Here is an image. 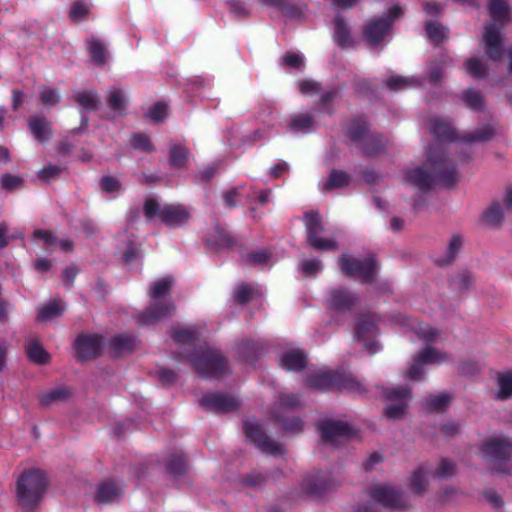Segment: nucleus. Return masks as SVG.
<instances>
[{
	"label": "nucleus",
	"instance_id": "f257e3e1",
	"mask_svg": "<svg viewBox=\"0 0 512 512\" xmlns=\"http://www.w3.org/2000/svg\"><path fill=\"white\" fill-rule=\"evenodd\" d=\"M428 129L437 143L428 151L427 163L423 167L410 169L405 173L406 182L419 189H427L435 181L451 183L456 179L455 166L445 157L441 146L442 142L455 138L454 129L449 122L439 118L431 119Z\"/></svg>",
	"mask_w": 512,
	"mask_h": 512
},
{
	"label": "nucleus",
	"instance_id": "f03ea898",
	"mask_svg": "<svg viewBox=\"0 0 512 512\" xmlns=\"http://www.w3.org/2000/svg\"><path fill=\"white\" fill-rule=\"evenodd\" d=\"M48 482L45 473L39 468H30L19 476L16 485V498L24 510H32L41 500Z\"/></svg>",
	"mask_w": 512,
	"mask_h": 512
},
{
	"label": "nucleus",
	"instance_id": "7ed1b4c3",
	"mask_svg": "<svg viewBox=\"0 0 512 512\" xmlns=\"http://www.w3.org/2000/svg\"><path fill=\"white\" fill-rule=\"evenodd\" d=\"M174 283V279L170 276L164 277L155 281L149 291V296L152 301L151 305L139 316L142 324H152L162 319L171 317L176 307L171 302H161V299L169 294L170 289Z\"/></svg>",
	"mask_w": 512,
	"mask_h": 512
},
{
	"label": "nucleus",
	"instance_id": "20e7f679",
	"mask_svg": "<svg viewBox=\"0 0 512 512\" xmlns=\"http://www.w3.org/2000/svg\"><path fill=\"white\" fill-rule=\"evenodd\" d=\"M480 454L491 470L507 473L508 462L512 457V439L502 435L491 436L483 441Z\"/></svg>",
	"mask_w": 512,
	"mask_h": 512
},
{
	"label": "nucleus",
	"instance_id": "39448f33",
	"mask_svg": "<svg viewBox=\"0 0 512 512\" xmlns=\"http://www.w3.org/2000/svg\"><path fill=\"white\" fill-rule=\"evenodd\" d=\"M144 215L149 221H160L171 227L177 228L187 223L191 217L190 210L180 204H167L161 207L154 199H147L143 207Z\"/></svg>",
	"mask_w": 512,
	"mask_h": 512
},
{
	"label": "nucleus",
	"instance_id": "423d86ee",
	"mask_svg": "<svg viewBox=\"0 0 512 512\" xmlns=\"http://www.w3.org/2000/svg\"><path fill=\"white\" fill-rule=\"evenodd\" d=\"M189 360L196 371L204 377L219 376L226 371V362L220 352L211 348H198Z\"/></svg>",
	"mask_w": 512,
	"mask_h": 512
},
{
	"label": "nucleus",
	"instance_id": "0eeeda50",
	"mask_svg": "<svg viewBox=\"0 0 512 512\" xmlns=\"http://www.w3.org/2000/svg\"><path fill=\"white\" fill-rule=\"evenodd\" d=\"M482 44L487 56L494 62L506 57L507 77L512 79V47L504 48L503 37L499 29L494 25L485 28L482 37Z\"/></svg>",
	"mask_w": 512,
	"mask_h": 512
},
{
	"label": "nucleus",
	"instance_id": "6e6552de",
	"mask_svg": "<svg viewBox=\"0 0 512 512\" xmlns=\"http://www.w3.org/2000/svg\"><path fill=\"white\" fill-rule=\"evenodd\" d=\"M367 123L365 120H354L348 128L349 137L360 144L363 152L369 156L378 155L384 151L387 141L382 136L366 135Z\"/></svg>",
	"mask_w": 512,
	"mask_h": 512
},
{
	"label": "nucleus",
	"instance_id": "1a4fd4ad",
	"mask_svg": "<svg viewBox=\"0 0 512 512\" xmlns=\"http://www.w3.org/2000/svg\"><path fill=\"white\" fill-rule=\"evenodd\" d=\"M339 265L347 276L358 278L362 282H372L378 270L377 263L372 256L358 259L343 255L339 259Z\"/></svg>",
	"mask_w": 512,
	"mask_h": 512
},
{
	"label": "nucleus",
	"instance_id": "9d476101",
	"mask_svg": "<svg viewBox=\"0 0 512 512\" xmlns=\"http://www.w3.org/2000/svg\"><path fill=\"white\" fill-rule=\"evenodd\" d=\"M385 399L384 415L388 419L398 420L404 417L411 400V392L407 388L386 389L383 391Z\"/></svg>",
	"mask_w": 512,
	"mask_h": 512
},
{
	"label": "nucleus",
	"instance_id": "9b49d317",
	"mask_svg": "<svg viewBox=\"0 0 512 512\" xmlns=\"http://www.w3.org/2000/svg\"><path fill=\"white\" fill-rule=\"evenodd\" d=\"M401 14V8L393 6L385 16L372 19L364 27L365 38L373 45L379 44L390 30L394 20Z\"/></svg>",
	"mask_w": 512,
	"mask_h": 512
},
{
	"label": "nucleus",
	"instance_id": "f8f14e48",
	"mask_svg": "<svg viewBox=\"0 0 512 512\" xmlns=\"http://www.w3.org/2000/svg\"><path fill=\"white\" fill-rule=\"evenodd\" d=\"M305 225L310 246L316 250L329 251L337 249V243L333 239L320 237L324 227L321 217L317 212L311 211L305 214Z\"/></svg>",
	"mask_w": 512,
	"mask_h": 512
},
{
	"label": "nucleus",
	"instance_id": "ddd939ff",
	"mask_svg": "<svg viewBox=\"0 0 512 512\" xmlns=\"http://www.w3.org/2000/svg\"><path fill=\"white\" fill-rule=\"evenodd\" d=\"M244 432L246 437L264 453L275 456L283 453V446L266 436L257 420H247L244 423Z\"/></svg>",
	"mask_w": 512,
	"mask_h": 512
},
{
	"label": "nucleus",
	"instance_id": "4468645a",
	"mask_svg": "<svg viewBox=\"0 0 512 512\" xmlns=\"http://www.w3.org/2000/svg\"><path fill=\"white\" fill-rule=\"evenodd\" d=\"M377 325L375 317L372 315H363L356 322L355 337L361 341L365 349L374 354L380 349V345L374 340L377 335Z\"/></svg>",
	"mask_w": 512,
	"mask_h": 512
},
{
	"label": "nucleus",
	"instance_id": "2eb2a0df",
	"mask_svg": "<svg viewBox=\"0 0 512 512\" xmlns=\"http://www.w3.org/2000/svg\"><path fill=\"white\" fill-rule=\"evenodd\" d=\"M372 499L392 509H405L409 506L406 497L391 486H378L371 491Z\"/></svg>",
	"mask_w": 512,
	"mask_h": 512
},
{
	"label": "nucleus",
	"instance_id": "dca6fc26",
	"mask_svg": "<svg viewBox=\"0 0 512 512\" xmlns=\"http://www.w3.org/2000/svg\"><path fill=\"white\" fill-rule=\"evenodd\" d=\"M322 438L325 442L337 444L352 435L351 427L342 421L323 420L319 423Z\"/></svg>",
	"mask_w": 512,
	"mask_h": 512
},
{
	"label": "nucleus",
	"instance_id": "f3484780",
	"mask_svg": "<svg viewBox=\"0 0 512 512\" xmlns=\"http://www.w3.org/2000/svg\"><path fill=\"white\" fill-rule=\"evenodd\" d=\"M200 403L216 412H228L238 408V400L230 395L211 393L201 398Z\"/></svg>",
	"mask_w": 512,
	"mask_h": 512
},
{
	"label": "nucleus",
	"instance_id": "a211bd4d",
	"mask_svg": "<svg viewBox=\"0 0 512 512\" xmlns=\"http://www.w3.org/2000/svg\"><path fill=\"white\" fill-rule=\"evenodd\" d=\"M75 347L80 359L94 358L101 350V337L98 335H81L76 339Z\"/></svg>",
	"mask_w": 512,
	"mask_h": 512
},
{
	"label": "nucleus",
	"instance_id": "6ab92c4d",
	"mask_svg": "<svg viewBox=\"0 0 512 512\" xmlns=\"http://www.w3.org/2000/svg\"><path fill=\"white\" fill-rule=\"evenodd\" d=\"M489 15L493 20V23H490V25H494L497 29H500V27H498L496 23L503 27L512 19L510 6L506 0H490ZM486 27L487 25L484 29ZM499 31L501 32V30Z\"/></svg>",
	"mask_w": 512,
	"mask_h": 512
},
{
	"label": "nucleus",
	"instance_id": "aec40b11",
	"mask_svg": "<svg viewBox=\"0 0 512 512\" xmlns=\"http://www.w3.org/2000/svg\"><path fill=\"white\" fill-rule=\"evenodd\" d=\"M34 239H39L46 245L47 251H55L60 249L62 251H70L73 248V243L68 239H58L52 232L48 230H36L33 234Z\"/></svg>",
	"mask_w": 512,
	"mask_h": 512
},
{
	"label": "nucleus",
	"instance_id": "412c9836",
	"mask_svg": "<svg viewBox=\"0 0 512 512\" xmlns=\"http://www.w3.org/2000/svg\"><path fill=\"white\" fill-rule=\"evenodd\" d=\"M301 404L302 400L297 394H279L272 408V416L275 421H279L280 415L283 414L286 410L297 409L301 406Z\"/></svg>",
	"mask_w": 512,
	"mask_h": 512
},
{
	"label": "nucleus",
	"instance_id": "4be33fe9",
	"mask_svg": "<svg viewBox=\"0 0 512 512\" xmlns=\"http://www.w3.org/2000/svg\"><path fill=\"white\" fill-rule=\"evenodd\" d=\"M70 397V389L61 385L42 392L39 395V402L41 406L49 407L55 404L66 402L70 399Z\"/></svg>",
	"mask_w": 512,
	"mask_h": 512
},
{
	"label": "nucleus",
	"instance_id": "5701e85b",
	"mask_svg": "<svg viewBox=\"0 0 512 512\" xmlns=\"http://www.w3.org/2000/svg\"><path fill=\"white\" fill-rule=\"evenodd\" d=\"M495 398L507 400L512 398V370L498 372L495 376Z\"/></svg>",
	"mask_w": 512,
	"mask_h": 512
},
{
	"label": "nucleus",
	"instance_id": "b1692460",
	"mask_svg": "<svg viewBox=\"0 0 512 512\" xmlns=\"http://www.w3.org/2000/svg\"><path fill=\"white\" fill-rule=\"evenodd\" d=\"M28 126L31 133L40 142L47 141L52 134L51 124L45 118L38 116L30 117L28 119Z\"/></svg>",
	"mask_w": 512,
	"mask_h": 512
},
{
	"label": "nucleus",
	"instance_id": "393cba45",
	"mask_svg": "<svg viewBox=\"0 0 512 512\" xmlns=\"http://www.w3.org/2000/svg\"><path fill=\"white\" fill-rule=\"evenodd\" d=\"M355 302V297L343 289H333L330 292L329 303L336 310H349Z\"/></svg>",
	"mask_w": 512,
	"mask_h": 512
},
{
	"label": "nucleus",
	"instance_id": "a878e982",
	"mask_svg": "<svg viewBox=\"0 0 512 512\" xmlns=\"http://www.w3.org/2000/svg\"><path fill=\"white\" fill-rule=\"evenodd\" d=\"M418 354L419 361L426 365H439L449 361L450 357L447 353L440 351L433 346H426Z\"/></svg>",
	"mask_w": 512,
	"mask_h": 512
},
{
	"label": "nucleus",
	"instance_id": "bb28decb",
	"mask_svg": "<svg viewBox=\"0 0 512 512\" xmlns=\"http://www.w3.org/2000/svg\"><path fill=\"white\" fill-rule=\"evenodd\" d=\"M428 475L429 472L422 466L416 468L411 473L409 487L414 494L422 496L426 492L428 487Z\"/></svg>",
	"mask_w": 512,
	"mask_h": 512
},
{
	"label": "nucleus",
	"instance_id": "cd10ccee",
	"mask_svg": "<svg viewBox=\"0 0 512 512\" xmlns=\"http://www.w3.org/2000/svg\"><path fill=\"white\" fill-rule=\"evenodd\" d=\"M207 243L213 249L220 250L232 246L234 239L225 228L216 226L213 234L208 237Z\"/></svg>",
	"mask_w": 512,
	"mask_h": 512
},
{
	"label": "nucleus",
	"instance_id": "c85d7f7f",
	"mask_svg": "<svg viewBox=\"0 0 512 512\" xmlns=\"http://www.w3.org/2000/svg\"><path fill=\"white\" fill-rule=\"evenodd\" d=\"M306 365V358L300 350H289L282 356L281 366L289 371H299Z\"/></svg>",
	"mask_w": 512,
	"mask_h": 512
},
{
	"label": "nucleus",
	"instance_id": "c756f323",
	"mask_svg": "<svg viewBox=\"0 0 512 512\" xmlns=\"http://www.w3.org/2000/svg\"><path fill=\"white\" fill-rule=\"evenodd\" d=\"M121 487L113 482H105L98 488L96 500L102 504H108L117 500L121 494Z\"/></svg>",
	"mask_w": 512,
	"mask_h": 512
},
{
	"label": "nucleus",
	"instance_id": "7c9ffc66",
	"mask_svg": "<svg viewBox=\"0 0 512 512\" xmlns=\"http://www.w3.org/2000/svg\"><path fill=\"white\" fill-rule=\"evenodd\" d=\"M334 40L341 47H350L354 41L350 35V31L347 23L343 18L337 17L334 20Z\"/></svg>",
	"mask_w": 512,
	"mask_h": 512
},
{
	"label": "nucleus",
	"instance_id": "2f4dec72",
	"mask_svg": "<svg viewBox=\"0 0 512 512\" xmlns=\"http://www.w3.org/2000/svg\"><path fill=\"white\" fill-rule=\"evenodd\" d=\"M306 386L317 389H326L334 385V377L331 373L317 371L308 375Z\"/></svg>",
	"mask_w": 512,
	"mask_h": 512
},
{
	"label": "nucleus",
	"instance_id": "473e14b6",
	"mask_svg": "<svg viewBox=\"0 0 512 512\" xmlns=\"http://www.w3.org/2000/svg\"><path fill=\"white\" fill-rule=\"evenodd\" d=\"M65 309V306L59 300H53L39 309L38 320L46 322L59 317Z\"/></svg>",
	"mask_w": 512,
	"mask_h": 512
},
{
	"label": "nucleus",
	"instance_id": "72a5a7b5",
	"mask_svg": "<svg viewBox=\"0 0 512 512\" xmlns=\"http://www.w3.org/2000/svg\"><path fill=\"white\" fill-rule=\"evenodd\" d=\"M464 68L468 75L476 79H484L488 73L486 63L476 57L467 59L464 62Z\"/></svg>",
	"mask_w": 512,
	"mask_h": 512
},
{
	"label": "nucleus",
	"instance_id": "f704fd0d",
	"mask_svg": "<svg viewBox=\"0 0 512 512\" xmlns=\"http://www.w3.org/2000/svg\"><path fill=\"white\" fill-rule=\"evenodd\" d=\"M108 106L118 114H122L127 106V99L122 90L111 88L108 92Z\"/></svg>",
	"mask_w": 512,
	"mask_h": 512
},
{
	"label": "nucleus",
	"instance_id": "c9c22d12",
	"mask_svg": "<svg viewBox=\"0 0 512 512\" xmlns=\"http://www.w3.org/2000/svg\"><path fill=\"white\" fill-rule=\"evenodd\" d=\"M313 123L314 120L311 115L300 113L291 117L288 127L292 132H307L312 128Z\"/></svg>",
	"mask_w": 512,
	"mask_h": 512
},
{
	"label": "nucleus",
	"instance_id": "e433bc0d",
	"mask_svg": "<svg viewBox=\"0 0 512 512\" xmlns=\"http://www.w3.org/2000/svg\"><path fill=\"white\" fill-rule=\"evenodd\" d=\"M26 353L30 360L38 364H44L48 361V354L44 348L34 339H30L26 344Z\"/></svg>",
	"mask_w": 512,
	"mask_h": 512
},
{
	"label": "nucleus",
	"instance_id": "4c0bfd02",
	"mask_svg": "<svg viewBox=\"0 0 512 512\" xmlns=\"http://www.w3.org/2000/svg\"><path fill=\"white\" fill-rule=\"evenodd\" d=\"M88 50L93 62L103 65L107 59V51L104 44L98 39H91L88 42Z\"/></svg>",
	"mask_w": 512,
	"mask_h": 512
},
{
	"label": "nucleus",
	"instance_id": "58836bf2",
	"mask_svg": "<svg viewBox=\"0 0 512 512\" xmlns=\"http://www.w3.org/2000/svg\"><path fill=\"white\" fill-rule=\"evenodd\" d=\"M75 100L86 110H95L100 103L97 93L93 91H79L75 94Z\"/></svg>",
	"mask_w": 512,
	"mask_h": 512
},
{
	"label": "nucleus",
	"instance_id": "ea45409f",
	"mask_svg": "<svg viewBox=\"0 0 512 512\" xmlns=\"http://www.w3.org/2000/svg\"><path fill=\"white\" fill-rule=\"evenodd\" d=\"M504 218L503 207L500 203H493L483 214V220L490 226H499Z\"/></svg>",
	"mask_w": 512,
	"mask_h": 512
},
{
	"label": "nucleus",
	"instance_id": "a19ab883",
	"mask_svg": "<svg viewBox=\"0 0 512 512\" xmlns=\"http://www.w3.org/2000/svg\"><path fill=\"white\" fill-rule=\"evenodd\" d=\"M110 347L115 354H123L134 347V339L128 335H118L111 339Z\"/></svg>",
	"mask_w": 512,
	"mask_h": 512
},
{
	"label": "nucleus",
	"instance_id": "79ce46f5",
	"mask_svg": "<svg viewBox=\"0 0 512 512\" xmlns=\"http://www.w3.org/2000/svg\"><path fill=\"white\" fill-rule=\"evenodd\" d=\"M189 152L188 150L179 145H173L170 149V164L174 168H183L187 161Z\"/></svg>",
	"mask_w": 512,
	"mask_h": 512
},
{
	"label": "nucleus",
	"instance_id": "37998d69",
	"mask_svg": "<svg viewBox=\"0 0 512 512\" xmlns=\"http://www.w3.org/2000/svg\"><path fill=\"white\" fill-rule=\"evenodd\" d=\"M276 423L280 424L282 429L286 433L290 434H297L303 431L304 428V422L303 420L298 416H293L289 419H284L283 414L280 415V420L275 421Z\"/></svg>",
	"mask_w": 512,
	"mask_h": 512
},
{
	"label": "nucleus",
	"instance_id": "c03bdc74",
	"mask_svg": "<svg viewBox=\"0 0 512 512\" xmlns=\"http://www.w3.org/2000/svg\"><path fill=\"white\" fill-rule=\"evenodd\" d=\"M451 397L448 394L431 395L425 400V407L428 411H440L450 402Z\"/></svg>",
	"mask_w": 512,
	"mask_h": 512
},
{
	"label": "nucleus",
	"instance_id": "a18cd8bd",
	"mask_svg": "<svg viewBox=\"0 0 512 512\" xmlns=\"http://www.w3.org/2000/svg\"><path fill=\"white\" fill-rule=\"evenodd\" d=\"M428 37L435 43H440L447 38V28L437 22H428L426 24Z\"/></svg>",
	"mask_w": 512,
	"mask_h": 512
},
{
	"label": "nucleus",
	"instance_id": "49530a36",
	"mask_svg": "<svg viewBox=\"0 0 512 512\" xmlns=\"http://www.w3.org/2000/svg\"><path fill=\"white\" fill-rule=\"evenodd\" d=\"M39 98L43 105L54 106L60 100L58 91L49 86H41L39 89Z\"/></svg>",
	"mask_w": 512,
	"mask_h": 512
},
{
	"label": "nucleus",
	"instance_id": "de8ad7c7",
	"mask_svg": "<svg viewBox=\"0 0 512 512\" xmlns=\"http://www.w3.org/2000/svg\"><path fill=\"white\" fill-rule=\"evenodd\" d=\"M349 183V176L342 171H332L329 175L325 188L328 190L342 188Z\"/></svg>",
	"mask_w": 512,
	"mask_h": 512
},
{
	"label": "nucleus",
	"instance_id": "09e8293b",
	"mask_svg": "<svg viewBox=\"0 0 512 512\" xmlns=\"http://www.w3.org/2000/svg\"><path fill=\"white\" fill-rule=\"evenodd\" d=\"M386 85L395 90H402L417 85V81L414 78H405L402 76H391L386 80Z\"/></svg>",
	"mask_w": 512,
	"mask_h": 512
},
{
	"label": "nucleus",
	"instance_id": "8fccbe9b",
	"mask_svg": "<svg viewBox=\"0 0 512 512\" xmlns=\"http://www.w3.org/2000/svg\"><path fill=\"white\" fill-rule=\"evenodd\" d=\"M257 290L248 284H241L237 286L234 292V298L239 303H246L254 298Z\"/></svg>",
	"mask_w": 512,
	"mask_h": 512
},
{
	"label": "nucleus",
	"instance_id": "3c124183",
	"mask_svg": "<svg viewBox=\"0 0 512 512\" xmlns=\"http://www.w3.org/2000/svg\"><path fill=\"white\" fill-rule=\"evenodd\" d=\"M456 472V465L454 462L448 460V459H442L437 468L435 469L434 475L437 478H448L455 474Z\"/></svg>",
	"mask_w": 512,
	"mask_h": 512
},
{
	"label": "nucleus",
	"instance_id": "603ef678",
	"mask_svg": "<svg viewBox=\"0 0 512 512\" xmlns=\"http://www.w3.org/2000/svg\"><path fill=\"white\" fill-rule=\"evenodd\" d=\"M494 135V129L491 126H485L483 128L478 129L472 134L467 135L464 138L465 142H482L491 139Z\"/></svg>",
	"mask_w": 512,
	"mask_h": 512
},
{
	"label": "nucleus",
	"instance_id": "864d4df0",
	"mask_svg": "<svg viewBox=\"0 0 512 512\" xmlns=\"http://www.w3.org/2000/svg\"><path fill=\"white\" fill-rule=\"evenodd\" d=\"M462 99L465 102V104L471 109L480 110L483 107L482 96L474 90L465 91L463 93Z\"/></svg>",
	"mask_w": 512,
	"mask_h": 512
},
{
	"label": "nucleus",
	"instance_id": "5fc2aeb1",
	"mask_svg": "<svg viewBox=\"0 0 512 512\" xmlns=\"http://www.w3.org/2000/svg\"><path fill=\"white\" fill-rule=\"evenodd\" d=\"M412 329L418 335V337L424 341H431L435 339L438 335V331L433 329L429 325L414 323Z\"/></svg>",
	"mask_w": 512,
	"mask_h": 512
},
{
	"label": "nucleus",
	"instance_id": "6e6d98bb",
	"mask_svg": "<svg viewBox=\"0 0 512 512\" xmlns=\"http://www.w3.org/2000/svg\"><path fill=\"white\" fill-rule=\"evenodd\" d=\"M424 365L426 364L422 363V361H419L418 354H416L412 364L407 371V377L410 380H422L425 373L423 368Z\"/></svg>",
	"mask_w": 512,
	"mask_h": 512
},
{
	"label": "nucleus",
	"instance_id": "4d7b16f0",
	"mask_svg": "<svg viewBox=\"0 0 512 512\" xmlns=\"http://www.w3.org/2000/svg\"><path fill=\"white\" fill-rule=\"evenodd\" d=\"M172 337L178 345L188 344L195 339V333L190 328H182L175 330L172 334Z\"/></svg>",
	"mask_w": 512,
	"mask_h": 512
},
{
	"label": "nucleus",
	"instance_id": "13d9d810",
	"mask_svg": "<svg viewBox=\"0 0 512 512\" xmlns=\"http://www.w3.org/2000/svg\"><path fill=\"white\" fill-rule=\"evenodd\" d=\"M167 116V106L162 103H156L153 105L149 112L147 113V117L153 120L156 123L162 122Z\"/></svg>",
	"mask_w": 512,
	"mask_h": 512
},
{
	"label": "nucleus",
	"instance_id": "bf43d9fd",
	"mask_svg": "<svg viewBox=\"0 0 512 512\" xmlns=\"http://www.w3.org/2000/svg\"><path fill=\"white\" fill-rule=\"evenodd\" d=\"M463 240L459 235H453L448 243L447 255L444 262H451L454 260L456 254L462 246Z\"/></svg>",
	"mask_w": 512,
	"mask_h": 512
},
{
	"label": "nucleus",
	"instance_id": "052dcab7",
	"mask_svg": "<svg viewBox=\"0 0 512 512\" xmlns=\"http://www.w3.org/2000/svg\"><path fill=\"white\" fill-rule=\"evenodd\" d=\"M89 13V7L84 2H76L70 9V18L74 21H82Z\"/></svg>",
	"mask_w": 512,
	"mask_h": 512
},
{
	"label": "nucleus",
	"instance_id": "680f3d73",
	"mask_svg": "<svg viewBox=\"0 0 512 512\" xmlns=\"http://www.w3.org/2000/svg\"><path fill=\"white\" fill-rule=\"evenodd\" d=\"M132 145L134 148L141 149L146 152L153 150V145L146 135L135 134L132 138Z\"/></svg>",
	"mask_w": 512,
	"mask_h": 512
},
{
	"label": "nucleus",
	"instance_id": "e2e57ef3",
	"mask_svg": "<svg viewBox=\"0 0 512 512\" xmlns=\"http://www.w3.org/2000/svg\"><path fill=\"white\" fill-rule=\"evenodd\" d=\"M100 184L101 188L108 193L118 192L121 188L119 180L111 176L102 177Z\"/></svg>",
	"mask_w": 512,
	"mask_h": 512
},
{
	"label": "nucleus",
	"instance_id": "0e129e2a",
	"mask_svg": "<svg viewBox=\"0 0 512 512\" xmlns=\"http://www.w3.org/2000/svg\"><path fill=\"white\" fill-rule=\"evenodd\" d=\"M168 469L174 475H181L185 471L184 458L180 455L173 456L168 462Z\"/></svg>",
	"mask_w": 512,
	"mask_h": 512
},
{
	"label": "nucleus",
	"instance_id": "69168bd1",
	"mask_svg": "<svg viewBox=\"0 0 512 512\" xmlns=\"http://www.w3.org/2000/svg\"><path fill=\"white\" fill-rule=\"evenodd\" d=\"M1 183L6 190H13L22 185V179L18 176L5 174L1 178Z\"/></svg>",
	"mask_w": 512,
	"mask_h": 512
},
{
	"label": "nucleus",
	"instance_id": "338daca9",
	"mask_svg": "<svg viewBox=\"0 0 512 512\" xmlns=\"http://www.w3.org/2000/svg\"><path fill=\"white\" fill-rule=\"evenodd\" d=\"M322 265L318 259H310L303 262L302 270L305 275H315L321 271Z\"/></svg>",
	"mask_w": 512,
	"mask_h": 512
},
{
	"label": "nucleus",
	"instance_id": "774afa93",
	"mask_svg": "<svg viewBox=\"0 0 512 512\" xmlns=\"http://www.w3.org/2000/svg\"><path fill=\"white\" fill-rule=\"evenodd\" d=\"M299 90L303 95H313L319 92V84L313 80H303L299 83Z\"/></svg>",
	"mask_w": 512,
	"mask_h": 512
}]
</instances>
